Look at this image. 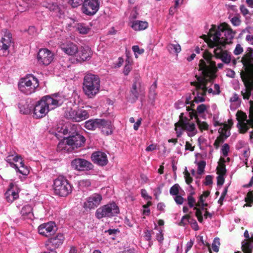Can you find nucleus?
<instances>
[{
    "instance_id": "f257e3e1",
    "label": "nucleus",
    "mask_w": 253,
    "mask_h": 253,
    "mask_svg": "<svg viewBox=\"0 0 253 253\" xmlns=\"http://www.w3.org/2000/svg\"><path fill=\"white\" fill-rule=\"evenodd\" d=\"M203 56V59L200 60L199 64V70L201 71V76L196 75L197 81L191 82V84L194 86L193 95H206L207 93L218 94L220 92V87L218 84H215L213 89L211 87L212 81L215 77V73L217 69H222L223 63H218L216 66L215 62L212 61V55L208 52L205 51Z\"/></svg>"
},
{
    "instance_id": "f03ea898",
    "label": "nucleus",
    "mask_w": 253,
    "mask_h": 253,
    "mask_svg": "<svg viewBox=\"0 0 253 253\" xmlns=\"http://www.w3.org/2000/svg\"><path fill=\"white\" fill-rule=\"evenodd\" d=\"M235 35V32L225 23L221 24L217 28L214 26L210 30L208 44L210 47L214 48L215 57L220 59L224 63H230L231 55L228 51L223 50V47L231 42Z\"/></svg>"
},
{
    "instance_id": "7ed1b4c3",
    "label": "nucleus",
    "mask_w": 253,
    "mask_h": 253,
    "mask_svg": "<svg viewBox=\"0 0 253 253\" xmlns=\"http://www.w3.org/2000/svg\"><path fill=\"white\" fill-rule=\"evenodd\" d=\"M244 70L240 73L246 87V93L242 95H253V49L248 47L241 58Z\"/></svg>"
},
{
    "instance_id": "20e7f679",
    "label": "nucleus",
    "mask_w": 253,
    "mask_h": 253,
    "mask_svg": "<svg viewBox=\"0 0 253 253\" xmlns=\"http://www.w3.org/2000/svg\"><path fill=\"white\" fill-rule=\"evenodd\" d=\"M84 126L90 130H94L97 128L101 129L102 132L106 135L112 133L111 121L104 119H90L85 122Z\"/></svg>"
},
{
    "instance_id": "39448f33",
    "label": "nucleus",
    "mask_w": 253,
    "mask_h": 253,
    "mask_svg": "<svg viewBox=\"0 0 253 253\" xmlns=\"http://www.w3.org/2000/svg\"><path fill=\"white\" fill-rule=\"evenodd\" d=\"M100 89V79L96 75L86 74L84 79L83 89L86 95H95Z\"/></svg>"
},
{
    "instance_id": "423d86ee",
    "label": "nucleus",
    "mask_w": 253,
    "mask_h": 253,
    "mask_svg": "<svg viewBox=\"0 0 253 253\" xmlns=\"http://www.w3.org/2000/svg\"><path fill=\"white\" fill-rule=\"evenodd\" d=\"M18 86L22 93L29 95L39 89V83L37 78L31 76L22 79Z\"/></svg>"
},
{
    "instance_id": "0eeeda50",
    "label": "nucleus",
    "mask_w": 253,
    "mask_h": 253,
    "mask_svg": "<svg viewBox=\"0 0 253 253\" xmlns=\"http://www.w3.org/2000/svg\"><path fill=\"white\" fill-rule=\"evenodd\" d=\"M53 188L55 194L61 197H66L72 192L69 181L63 176H59L54 180Z\"/></svg>"
},
{
    "instance_id": "6e6552de",
    "label": "nucleus",
    "mask_w": 253,
    "mask_h": 253,
    "mask_svg": "<svg viewBox=\"0 0 253 253\" xmlns=\"http://www.w3.org/2000/svg\"><path fill=\"white\" fill-rule=\"evenodd\" d=\"M120 212L119 207L113 202L101 206L97 209L95 212V216L100 219L102 218H109L115 216Z\"/></svg>"
},
{
    "instance_id": "1a4fd4ad",
    "label": "nucleus",
    "mask_w": 253,
    "mask_h": 253,
    "mask_svg": "<svg viewBox=\"0 0 253 253\" xmlns=\"http://www.w3.org/2000/svg\"><path fill=\"white\" fill-rule=\"evenodd\" d=\"M88 112L84 109L74 110L69 109L65 112L64 117L75 122H80L89 117Z\"/></svg>"
},
{
    "instance_id": "9d476101",
    "label": "nucleus",
    "mask_w": 253,
    "mask_h": 253,
    "mask_svg": "<svg viewBox=\"0 0 253 253\" xmlns=\"http://www.w3.org/2000/svg\"><path fill=\"white\" fill-rule=\"evenodd\" d=\"M50 108L47 106L44 97L42 99L37 101L33 107V117L36 119H40L44 117L48 113Z\"/></svg>"
},
{
    "instance_id": "9b49d317",
    "label": "nucleus",
    "mask_w": 253,
    "mask_h": 253,
    "mask_svg": "<svg viewBox=\"0 0 253 253\" xmlns=\"http://www.w3.org/2000/svg\"><path fill=\"white\" fill-rule=\"evenodd\" d=\"M99 5L98 0H84L83 2L81 10L85 15L93 16L98 11Z\"/></svg>"
},
{
    "instance_id": "f8f14e48",
    "label": "nucleus",
    "mask_w": 253,
    "mask_h": 253,
    "mask_svg": "<svg viewBox=\"0 0 253 253\" xmlns=\"http://www.w3.org/2000/svg\"><path fill=\"white\" fill-rule=\"evenodd\" d=\"M64 239L65 238L63 234L58 233L48 239L45 242V247L47 250L51 252H56L55 250L59 248L62 245Z\"/></svg>"
},
{
    "instance_id": "ddd939ff",
    "label": "nucleus",
    "mask_w": 253,
    "mask_h": 253,
    "mask_svg": "<svg viewBox=\"0 0 253 253\" xmlns=\"http://www.w3.org/2000/svg\"><path fill=\"white\" fill-rule=\"evenodd\" d=\"M3 32V37L0 40V55L6 56L9 54L8 49L12 44V35L6 30Z\"/></svg>"
},
{
    "instance_id": "4468645a",
    "label": "nucleus",
    "mask_w": 253,
    "mask_h": 253,
    "mask_svg": "<svg viewBox=\"0 0 253 253\" xmlns=\"http://www.w3.org/2000/svg\"><path fill=\"white\" fill-rule=\"evenodd\" d=\"M71 165L74 169L78 171H87L93 168V165L91 162L82 158H76L73 160Z\"/></svg>"
},
{
    "instance_id": "2eb2a0df",
    "label": "nucleus",
    "mask_w": 253,
    "mask_h": 253,
    "mask_svg": "<svg viewBox=\"0 0 253 253\" xmlns=\"http://www.w3.org/2000/svg\"><path fill=\"white\" fill-rule=\"evenodd\" d=\"M67 137L68 139V141L67 142L70 143L73 151L75 149H78V148L83 147L86 140L85 137L83 135L78 132L72 133V135Z\"/></svg>"
},
{
    "instance_id": "dca6fc26",
    "label": "nucleus",
    "mask_w": 253,
    "mask_h": 253,
    "mask_svg": "<svg viewBox=\"0 0 253 253\" xmlns=\"http://www.w3.org/2000/svg\"><path fill=\"white\" fill-rule=\"evenodd\" d=\"M53 54L46 48L41 49L38 54L37 58L40 64L48 65L53 59Z\"/></svg>"
},
{
    "instance_id": "f3484780",
    "label": "nucleus",
    "mask_w": 253,
    "mask_h": 253,
    "mask_svg": "<svg viewBox=\"0 0 253 253\" xmlns=\"http://www.w3.org/2000/svg\"><path fill=\"white\" fill-rule=\"evenodd\" d=\"M102 200L101 195L94 193L88 197L84 203L83 207L85 209L92 210L97 207Z\"/></svg>"
},
{
    "instance_id": "a211bd4d",
    "label": "nucleus",
    "mask_w": 253,
    "mask_h": 253,
    "mask_svg": "<svg viewBox=\"0 0 253 253\" xmlns=\"http://www.w3.org/2000/svg\"><path fill=\"white\" fill-rule=\"evenodd\" d=\"M56 230L55 223L52 222L42 224L38 227L39 234L46 237L53 235Z\"/></svg>"
},
{
    "instance_id": "6ab92c4d",
    "label": "nucleus",
    "mask_w": 253,
    "mask_h": 253,
    "mask_svg": "<svg viewBox=\"0 0 253 253\" xmlns=\"http://www.w3.org/2000/svg\"><path fill=\"white\" fill-rule=\"evenodd\" d=\"M19 189L17 186L12 182H11L8 188L5 193V199L9 203H12L19 198Z\"/></svg>"
},
{
    "instance_id": "aec40b11",
    "label": "nucleus",
    "mask_w": 253,
    "mask_h": 253,
    "mask_svg": "<svg viewBox=\"0 0 253 253\" xmlns=\"http://www.w3.org/2000/svg\"><path fill=\"white\" fill-rule=\"evenodd\" d=\"M44 99L50 109H53L55 108L61 106L66 100L64 96H54L52 97L51 96H44Z\"/></svg>"
},
{
    "instance_id": "412c9836",
    "label": "nucleus",
    "mask_w": 253,
    "mask_h": 253,
    "mask_svg": "<svg viewBox=\"0 0 253 253\" xmlns=\"http://www.w3.org/2000/svg\"><path fill=\"white\" fill-rule=\"evenodd\" d=\"M91 159L94 164L100 166H106L108 162L107 155L101 151L93 152L91 156Z\"/></svg>"
},
{
    "instance_id": "4be33fe9",
    "label": "nucleus",
    "mask_w": 253,
    "mask_h": 253,
    "mask_svg": "<svg viewBox=\"0 0 253 253\" xmlns=\"http://www.w3.org/2000/svg\"><path fill=\"white\" fill-rule=\"evenodd\" d=\"M77 61L79 62L89 60L91 56V50L88 46H82L77 53Z\"/></svg>"
},
{
    "instance_id": "5701e85b",
    "label": "nucleus",
    "mask_w": 253,
    "mask_h": 253,
    "mask_svg": "<svg viewBox=\"0 0 253 253\" xmlns=\"http://www.w3.org/2000/svg\"><path fill=\"white\" fill-rule=\"evenodd\" d=\"M61 48L66 54L70 56L75 55L78 51L77 45L71 42H67L61 45Z\"/></svg>"
},
{
    "instance_id": "b1692460",
    "label": "nucleus",
    "mask_w": 253,
    "mask_h": 253,
    "mask_svg": "<svg viewBox=\"0 0 253 253\" xmlns=\"http://www.w3.org/2000/svg\"><path fill=\"white\" fill-rule=\"evenodd\" d=\"M189 117L190 119H192L194 118L196 120V122L198 126L199 129L201 131L204 130H207L209 129V125L206 122H201L197 115L196 110H192V112H190Z\"/></svg>"
},
{
    "instance_id": "393cba45",
    "label": "nucleus",
    "mask_w": 253,
    "mask_h": 253,
    "mask_svg": "<svg viewBox=\"0 0 253 253\" xmlns=\"http://www.w3.org/2000/svg\"><path fill=\"white\" fill-rule=\"evenodd\" d=\"M68 141V137H66L63 140L59 142L57 145V151L64 152H71L73 150L70 143L67 142Z\"/></svg>"
},
{
    "instance_id": "a878e982",
    "label": "nucleus",
    "mask_w": 253,
    "mask_h": 253,
    "mask_svg": "<svg viewBox=\"0 0 253 253\" xmlns=\"http://www.w3.org/2000/svg\"><path fill=\"white\" fill-rule=\"evenodd\" d=\"M180 127H181L183 130L188 131L189 133H188V135L190 137L194 136L197 132L195 125L194 123L185 122L180 125Z\"/></svg>"
},
{
    "instance_id": "bb28decb",
    "label": "nucleus",
    "mask_w": 253,
    "mask_h": 253,
    "mask_svg": "<svg viewBox=\"0 0 253 253\" xmlns=\"http://www.w3.org/2000/svg\"><path fill=\"white\" fill-rule=\"evenodd\" d=\"M21 214L24 219H32L34 214L32 206L29 205L24 206L21 209Z\"/></svg>"
},
{
    "instance_id": "cd10ccee",
    "label": "nucleus",
    "mask_w": 253,
    "mask_h": 253,
    "mask_svg": "<svg viewBox=\"0 0 253 253\" xmlns=\"http://www.w3.org/2000/svg\"><path fill=\"white\" fill-rule=\"evenodd\" d=\"M253 100L249 101L250 107L249 112V119L247 120L248 124L253 128ZM250 137L251 139H253V130L250 132Z\"/></svg>"
},
{
    "instance_id": "c85d7f7f",
    "label": "nucleus",
    "mask_w": 253,
    "mask_h": 253,
    "mask_svg": "<svg viewBox=\"0 0 253 253\" xmlns=\"http://www.w3.org/2000/svg\"><path fill=\"white\" fill-rule=\"evenodd\" d=\"M251 242H253V234L252 235L250 240L242 243V250L244 253H252L253 245Z\"/></svg>"
},
{
    "instance_id": "c756f323",
    "label": "nucleus",
    "mask_w": 253,
    "mask_h": 253,
    "mask_svg": "<svg viewBox=\"0 0 253 253\" xmlns=\"http://www.w3.org/2000/svg\"><path fill=\"white\" fill-rule=\"evenodd\" d=\"M148 23L145 21H135L132 23L131 28L135 31H140L148 27Z\"/></svg>"
},
{
    "instance_id": "7c9ffc66",
    "label": "nucleus",
    "mask_w": 253,
    "mask_h": 253,
    "mask_svg": "<svg viewBox=\"0 0 253 253\" xmlns=\"http://www.w3.org/2000/svg\"><path fill=\"white\" fill-rule=\"evenodd\" d=\"M20 112L23 114H29L32 111V106H30L27 102L22 101L19 103Z\"/></svg>"
},
{
    "instance_id": "2f4dec72",
    "label": "nucleus",
    "mask_w": 253,
    "mask_h": 253,
    "mask_svg": "<svg viewBox=\"0 0 253 253\" xmlns=\"http://www.w3.org/2000/svg\"><path fill=\"white\" fill-rule=\"evenodd\" d=\"M141 83L138 79L132 84L131 92L133 94H138L141 93Z\"/></svg>"
},
{
    "instance_id": "473e14b6",
    "label": "nucleus",
    "mask_w": 253,
    "mask_h": 253,
    "mask_svg": "<svg viewBox=\"0 0 253 253\" xmlns=\"http://www.w3.org/2000/svg\"><path fill=\"white\" fill-rule=\"evenodd\" d=\"M169 51L171 53H179L181 51V47L179 44L169 43L167 46Z\"/></svg>"
},
{
    "instance_id": "72a5a7b5",
    "label": "nucleus",
    "mask_w": 253,
    "mask_h": 253,
    "mask_svg": "<svg viewBox=\"0 0 253 253\" xmlns=\"http://www.w3.org/2000/svg\"><path fill=\"white\" fill-rule=\"evenodd\" d=\"M17 171L24 175H27L29 173V168L25 166L23 162H20V166L18 167Z\"/></svg>"
},
{
    "instance_id": "f704fd0d",
    "label": "nucleus",
    "mask_w": 253,
    "mask_h": 253,
    "mask_svg": "<svg viewBox=\"0 0 253 253\" xmlns=\"http://www.w3.org/2000/svg\"><path fill=\"white\" fill-rule=\"evenodd\" d=\"M246 203L244 207H252L253 203V191H249L245 198Z\"/></svg>"
},
{
    "instance_id": "c9c22d12",
    "label": "nucleus",
    "mask_w": 253,
    "mask_h": 253,
    "mask_svg": "<svg viewBox=\"0 0 253 253\" xmlns=\"http://www.w3.org/2000/svg\"><path fill=\"white\" fill-rule=\"evenodd\" d=\"M223 127L219 128L218 132L220 133L219 135L223 136L225 139L230 136V133L229 132V134H227V131L229 129L228 128V125L226 123H223Z\"/></svg>"
},
{
    "instance_id": "e433bc0d",
    "label": "nucleus",
    "mask_w": 253,
    "mask_h": 253,
    "mask_svg": "<svg viewBox=\"0 0 253 253\" xmlns=\"http://www.w3.org/2000/svg\"><path fill=\"white\" fill-rule=\"evenodd\" d=\"M237 120L239 123H244V121H246L247 118V115L245 113L241 111H238L236 113Z\"/></svg>"
},
{
    "instance_id": "4c0bfd02",
    "label": "nucleus",
    "mask_w": 253,
    "mask_h": 253,
    "mask_svg": "<svg viewBox=\"0 0 253 253\" xmlns=\"http://www.w3.org/2000/svg\"><path fill=\"white\" fill-rule=\"evenodd\" d=\"M77 30L80 34H86L89 31L90 29L82 23L78 24Z\"/></svg>"
},
{
    "instance_id": "58836bf2",
    "label": "nucleus",
    "mask_w": 253,
    "mask_h": 253,
    "mask_svg": "<svg viewBox=\"0 0 253 253\" xmlns=\"http://www.w3.org/2000/svg\"><path fill=\"white\" fill-rule=\"evenodd\" d=\"M180 189L178 184H175L170 188L169 193L172 196H176L178 194Z\"/></svg>"
},
{
    "instance_id": "ea45409f",
    "label": "nucleus",
    "mask_w": 253,
    "mask_h": 253,
    "mask_svg": "<svg viewBox=\"0 0 253 253\" xmlns=\"http://www.w3.org/2000/svg\"><path fill=\"white\" fill-rule=\"evenodd\" d=\"M132 69V64L129 59L126 60V64L124 69L123 73L126 76L128 75L129 73Z\"/></svg>"
},
{
    "instance_id": "a19ab883",
    "label": "nucleus",
    "mask_w": 253,
    "mask_h": 253,
    "mask_svg": "<svg viewBox=\"0 0 253 253\" xmlns=\"http://www.w3.org/2000/svg\"><path fill=\"white\" fill-rule=\"evenodd\" d=\"M216 173L218 175H225L226 173L225 165L224 164L218 165V166L216 168Z\"/></svg>"
},
{
    "instance_id": "79ce46f5",
    "label": "nucleus",
    "mask_w": 253,
    "mask_h": 253,
    "mask_svg": "<svg viewBox=\"0 0 253 253\" xmlns=\"http://www.w3.org/2000/svg\"><path fill=\"white\" fill-rule=\"evenodd\" d=\"M190 219V215L189 214H186L183 216L180 221L178 223V225L180 226H185L189 223Z\"/></svg>"
},
{
    "instance_id": "37998d69",
    "label": "nucleus",
    "mask_w": 253,
    "mask_h": 253,
    "mask_svg": "<svg viewBox=\"0 0 253 253\" xmlns=\"http://www.w3.org/2000/svg\"><path fill=\"white\" fill-rule=\"evenodd\" d=\"M206 165V163L205 161H201L198 164V170L197 173L198 174H202L204 171Z\"/></svg>"
},
{
    "instance_id": "c03bdc74",
    "label": "nucleus",
    "mask_w": 253,
    "mask_h": 253,
    "mask_svg": "<svg viewBox=\"0 0 253 253\" xmlns=\"http://www.w3.org/2000/svg\"><path fill=\"white\" fill-rule=\"evenodd\" d=\"M220 245L219 239L216 238L214 239L212 244V249L214 252H218L219 250V246Z\"/></svg>"
},
{
    "instance_id": "a18cd8bd",
    "label": "nucleus",
    "mask_w": 253,
    "mask_h": 253,
    "mask_svg": "<svg viewBox=\"0 0 253 253\" xmlns=\"http://www.w3.org/2000/svg\"><path fill=\"white\" fill-rule=\"evenodd\" d=\"M224 141V138L223 136L219 135L218 136L215 140L213 146L216 149H218L219 145L221 143H223Z\"/></svg>"
},
{
    "instance_id": "49530a36",
    "label": "nucleus",
    "mask_w": 253,
    "mask_h": 253,
    "mask_svg": "<svg viewBox=\"0 0 253 253\" xmlns=\"http://www.w3.org/2000/svg\"><path fill=\"white\" fill-rule=\"evenodd\" d=\"M194 194V192H191L189 194L187 197L188 204L190 208H192L194 206V204L195 203V200L193 197V195Z\"/></svg>"
},
{
    "instance_id": "de8ad7c7",
    "label": "nucleus",
    "mask_w": 253,
    "mask_h": 253,
    "mask_svg": "<svg viewBox=\"0 0 253 253\" xmlns=\"http://www.w3.org/2000/svg\"><path fill=\"white\" fill-rule=\"evenodd\" d=\"M132 49L134 53L135 56L137 58V54H142L144 53V50L143 48H140L138 45H134L132 47Z\"/></svg>"
},
{
    "instance_id": "09e8293b",
    "label": "nucleus",
    "mask_w": 253,
    "mask_h": 253,
    "mask_svg": "<svg viewBox=\"0 0 253 253\" xmlns=\"http://www.w3.org/2000/svg\"><path fill=\"white\" fill-rule=\"evenodd\" d=\"M238 124L240 125V132L241 133H246L249 129L248 123H242Z\"/></svg>"
},
{
    "instance_id": "8fccbe9b",
    "label": "nucleus",
    "mask_w": 253,
    "mask_h": 253,
    "mask_svg": "<svg viewBox=\"0 0 253 253\" xmlns=\"http://www.w3.org/2000/svg\"><path fill=\"white\" fill-rule=\"evenodd\" d=\"M244 51L243 47L240 44H237L233 51V53L235 55H238L243 53Z\"/></svg>"
},
{
    "instance_id": "3c124183",
    "label": "nucleus",
    "mask_w": 253,
    "mask_h": 253,
    "mask_svg": "<svg viewBox=\"0 0 253 253\" xmlns=\"http://www.w3.org/2000/svg\"><path fill=\"white\" fill-rule=\"evenodd\" d=\"M44 6L48 8L51 11H55L58 9V6L56 3H48L47 4H44Z\"/></svg>"
},
{
    "instance_id": "603ef678",
    "label": "nucleus",
    "mask_w": 253,
    "mask_h": 253,
    "mask_svg": "<svg viewBox=\"0 0 253 253\" xmlns=\"http://www.w3.org/2000/svg\"><path fill=\"white\" fill-rule=\"evenodd\" d=\"M229 150L230 147L228 144L225 143L222 146L221 151L224 156H227L228 155Z\"/></svg>"
},
{
    "instance_id": "864d4df0",
    "label": "nucleus",
    "mask_w": 253,
    "mask_h": 253,
    "mask_svg": "<svg viewBox=\"0 0 253 253\" xmlns=\"http://www.w3.org/2000/svg\"><path fill=\"white\" fill-rule=\"evenodd\" d=\"M184 177L187 184H190L193 181V178L190 176V173L186 169L184 171Z\"/></svg>"
},
{
    "instance_id": "5fc2aeb1",
    "label": "nucleus",
    "mask_w": 253,
    "mask_h": 253,
    "mask_svg": "<svg viewBox=\"0 0 253 253\" xmlns=\"http://www.w3.org/2000/svg\"><path fill=\"white\" fill-rule=\"evenodd\" d=\"M13 157L12 155H9L6 157V161L9 164L11 167L14 168L16 170H17V169L18 168V166H17V165L15 164L14 163H12L11 162L12 161V157Z\"/></svg>"
},
{
    "instance_id": "6e6d98bb",
    "label": "nucleus",
    "mask_w": 253,
    "mask_h": 253,
    "mask_svg": "<svg viewBox=\"0 0 253 253\" xmlns=\"http://www.w3.org/2000/svg\"><path fill=\"white\" fill-rule=\"evenodd\" d=\"M189 223L190 224L191 228L194 230L197 231L199 229L198 223L195 219L190 218Z\"/></svg>"
},
{
    "instance_id": "4d7b16f0",
    "label": "nucleus",
    "mask_w": 253,
    "mask_h": 253,
    "mask_svg": "<svg viewBox=\"0 0 253 253\" xmlns=\"http://www.w3.org/2000/svg\"><path fill=\"white\" fill-rule=\"evenodd\" d=\"M83 0H69V3L74 7H77L82 2Z\"/></svg>"
},
{
    "instance_id": "13d9d810",
    "label": "nucleus",
    "mask_w": 253,
    "mask_h": 253,
    "mask_svg": "<svg viewBox=\"0 0 253 253\" xmlns=\"http://www.w3.org/2000/svg\"><path fill=\"white\" fill-rule=\"evenodd\" d=\"M230 101L232 103L231 105H233L234 103L236 106H239L240 104V101L238 97V96H233L230 99Z\"/></svg>"
},
{
    "instance_id": "bf43d9fd",
    "label": "nucleus",
    "mask_w": 253,
    "mask_h": 253,
    "mask_svg": "<svg viewBox=\"0 0 253 253\" xmlns=\"http://www.w3.org/2000/svg\"><path fill=\"white\" fill-rule=\"evenodd\" d=\"M206 109H207L206 106L204 104H202L199 105L197 107V111H196V112H197V114L198 113L202 114V113H203L206 111Z\"/></svg>"
},
{
    "instance_id": "052dcab7",
    "label": "nucleus",
    "mask_w": 253,
    "mask_h": 253,
    "mask_svg": "<svg viewBox=\"0 0 253 253\" xmlns=\"http://www.w3.org/2000/svg\"><path fill=\"white\" fill-rule=\"evenodd\" d=\"M183 115H184V114L183 113L180 114V115L179 116V121H178V122H177L175 124V130H177V128L178 127L180 126V125H181L183 123H185L183 120V118H184Z\"/></svg>"
},
{
    "instance_id": "680f3d73",
    "label": "nucleus",
    "mask_w": 253,
    "mask_h": 253,
    "mask_svg": "<svg viewBox=\"0 0 253 253\" xmlns=\"http://www.w3.org/2000/svg\"><path fill=\"white\" fill-rule=\"evenodd\" d=\"M231 22L232 24L235 26H238L241 24V20L240 18L237 16H234L233 18H232L231 19Z\"/></svg>"
},
{
    "instance_id": "e2e57ef3",
    "label": "nucleus",
    "mask_w": 253,
    "mask_h": 253,
    "mask_svg": "<svg viewBox=\"0 0 253 253\" xmlns=\"http://www.w3.org/2000/svg\"><path fill=\"white\" fill-rule=\"evenodd\" d=\"M227 193V188H225L224 191L222 193L218 201V203L221 206L223 204V202Z\"/></svg>"
},
{
    "instance_id": "0e129e2a",
    "label": "nucleus",
    "mask_w": 253,
    "mask_h": 253,
    "mask_svg": "<svg viewBox=\"0 0 253 253\" xmlns=\"http://www.w3.org/2000/svg\"><path fill=\"white\" fill-rule=\"evenodd\" d=\"M212 176L210 175H207L205 177L204 184L207 186L212 184Z\"/></svg>"
},
{
    "instance_id": "69168bd1",
    "label": "nucleus",
    "mask_w": 253,
    "mask_h": 253,
    "mask_svg": "<svg viewBox=\"0 0 253 253\" xmlns=\"http://www.w3.org/2000/svg\"><path fill=\"white\" fill-rule=\"evenodd\" d=\"M224 175H218L217 176V185L218 186H221L223 184L225 178Z\"/></svg>"
},
{
    "instance_id": "338daca9",
    "label": "nucleus",
    "mask_w": 253,
    "mask_h": 253,
    "mask_svg": "<svg viewBox=\"0 0 253 253\" xmlns=\"http://www.w3.org/2000/svg\"><path fill=\"white\" fill-rule=\"evenodd\" d=\"M105 233H107L109 235L115 236L117 233L120 232L118 229H109L107 230H105Z\"/></svg>"
},
{
    "instance_id": "774afa93",
    "label": "nucleus",
    "mask_w": 253,
    "mask_h": 253,
    "mask_svg": "<svg viewBox=\"0 0 253 253\" xmlns=\"http://www.w3.org/2000/svg\"><path fill=\"white\" fill-rule=\"evenodd\" d=\"M174 199L176 203L178 205H182L184 202L183 198L180 195H176Z\"/></svg>"
}]
</instances>
